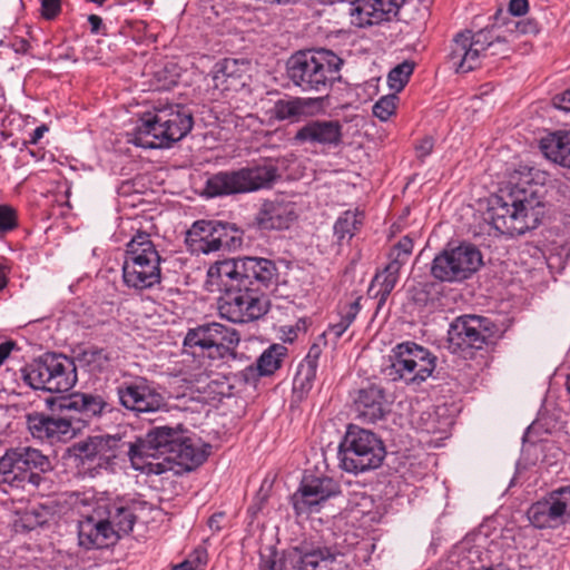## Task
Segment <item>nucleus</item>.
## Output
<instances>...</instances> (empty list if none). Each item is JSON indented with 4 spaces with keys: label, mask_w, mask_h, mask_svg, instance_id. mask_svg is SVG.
I'll return each instance as SVG.
<instances>
[{
    "label": "nucleus",
    "mask_w": 570,
    "mask_h": 570,
    "mask_svg": "<svg viewBox=\"0 0 570 570\" xmlns=\"http://www.w3.org/2000/svg\"><path fill=\"white\" fill-rule=\"evenodd\" d=\"M543 215L544 204L532 188L514 187L491 200L484 219L501 235L513 237L537 228Z\"/></svg>",
    "instance_id": "nucleus-2"
},
{
    "label": "nucleus",
    "mask_w": 570,
    "mask_h": 570,
    "mask_svg": "<svg viewBox=\"0 0 570 570\" xmlns=\"http://www.w3.org/2000/svg\"><path fill=\"white\" fill-rule=\"evenodd\" d=\"M49 515H51V510L48 507L43 504L33 507L24 515L26 527L30 529L42 527L48 522Z\"/></svg>",
    "instance_id": "nucleus-47"
},
{
    "label": "nucleus",
    "mask_w": 570,
    "mask_h": 570,
    "mask_svg": "<svg viewBox=\"0 0 570 570\" xmlns=\"http://www.w3.org/2000/svg\"><path fill=\"white\" fill-rule=\"evenodd\" d=\"M51 469L49 458L31 446L9 449L0 458V474L3 482L16 488H24L26 484L39 488L45 480L42 474Z\"/></svg>",
    "instance_id": "nucleus-8"
},
{
    "label": "nucleus",
    "mask_w": 570,
    "mask_h": 570,
    "mask_svg": "<svg viewBox=\"0 0 570 570\" xmlns=\"http://www.w3.org/2000/svg\"><path fill=\"white\" fill-rule=\"evenodd\" d=\"M129 445H131L130 442H126L119 435L105 434L89 436L76 443L72 449L75 456L82 464L88 463L95 468L107 469L121 453L128 455Z\"/></svg>",
    "instance_id": "nucleus-20"
},
{
    "label": "nucleus",
    "mask_w": 570,
    "mask_h": 570,
    "mask_svg": "<svg viewBox=\"0 0 570 570\" xmlns=\"http://www.w3.org/2000/svg\"><path fill=\"white\" fill-rule=\"evenodd\" d=\"M404 0H354L351 14L360 27L380 24L396 16Z\"/></svg>",
    "instance_id": "nucleus-24"
},
{
    "label": "nucleus",
    "mask_w": 570,
    "mask_h": 570,
    "mask_svg": "<svg viewBox=\"0 0 570 570\" xmlns=\"http://www.w3.org/2000/svg\"><path fill=\"white\" fill-rule=\"evenodd\" d=\"M438 284L433 282H420L409 289L410 299L419 306H428L434 301Z\"/></svg>",
    "instance_id": "nucleus-42"
},
{
    "label": "nucleus",
    "mask_w": 570,
    "mask_h": 570,
    "mask_svg": "<svg viewBox=\"0 0 570 570\" xmlns=\"http://www.w3.org/2000/svg\"><path fill=\"white\" fill-rule=\"evenodd\" d=\"M28 430L35 439L58 441L62 436L69 435L72 424L68 416L56 417L39 412L28 413L26 415Z\"/></svg>",
    "instance_id": "nucleus-28"
},
{
    "label": "nucleus",
    "mask_w": 570,
    "mask_h": 570,
    "mask_svg": "<svg viewBox=\"0 0 570 570\" xmlns=\"http://www.w3.org/2000/svg\"><path fill=\"white\" fill-rule=\"evenodd\" d=\"M530 523L539 529H559L566 525L551 493L548 492L540 500L533 502L527 511Z\"/></svg>",
    "instance_id": "nucleus-30"
},
{
    "label": "nucleus",
    "mask_w": 570,
    "mask_h": 570,
    "mask_svg": "<svg viewBox=\"0 0 570 570\" xmlns=\"http://www.w3.org/2000/svg\"><path fill=\"white\" fill-rule=\"evenodd\" d=\"M116 395L119 404L136 417L169 410L165 395L145 376L125 374L116 386Z\"/></svg>",
    "instance_id": "nucleus-12"
},
{
    "label": "nucleus",
    "mask_w": 570,
    "mask_h": 570,
    "mask_svg": "<svg viewBox=\"0 0 570 570\" xmlns=\"http://www.w3.org/2000/svg\"><path fill=\"white\" fill-rule=\"evenodd\" d=\"M541 30L539 22L533 18L510 20L507 22V32L510 36L538 35Z\"/></svg>",
    "instance_id": "nucleus-44"
},
{
    "label": "nucleus",
    "mask_w": 570,
    "mask_h": 570,
    "mask_svg": "<svg viewBox=\"0 0 570 570\" xmlns=\"http://www.w3.org/2000/svg\"><path fill=\"white\" fill-rule=\"evenodd\" d=\"M237 229L228 223L218 220H197L186 234V244L191 253L209 254L223 248H230L240 238L234 234Z\"/></svg>",
    "instance_id": "nucleus-16"
},
{
    "label": "nucleus",
    "mask_w": 570,
    "mask_h": 570,
    "mask_svg": "<svg viewBox=\"0 0 570 570\" xmlns=\"http://www.w3.org/2000/svg\"><path fill=\"white\" fill-rule=\"evenodd\" d=\"M48 131V127L46 125H41L37 127L30 135L27 140L28 144L37 145L39 140L43 137L45 132Z\"/></svg>",
    "instance_id": "nucleus-57"
},
{
    "label": "nucleus",
    "mask_w": 570,
    "mask_h": 570,
    "mask_svg": "<svg viewBox=\"0 0 570 570\" xmlns=\"http://www.w3.org/2000/svg\"><path fill=\"white\" fill-rule=\"evenodd\" d=\"M434 147V141L431 137L423 138L415 147L417 157L423 160L426 156H429Z\"/></svg>",
    "instance_id": "nucleus-51"
},
{
    "label": "nucleus",
    "mask_w": 570,
    "mask_h": 570,
    "mask_svg": "<svg viewBox=\"0 0 570 570\" xmlns=\"http://www.w3.org/2000/svg\"><path fill=\"white\" fill-rule=\"evenodd\" d=\"M196 560L199 563H205L206 562V553L204 551H196Z\"/></svg>",
    "instance_id": "nucleus-63"
},
{
    "label": "nucleus",
    "mask_w": 570,
    "mask_h": 570,
    "mask_svg": "<svg viewBox=\"0 0 570 570\" xmlns=\"http://www.w3.org/2000/svg\"><path fill=\"white\" fill-rule=\"evenodd\" d=\"M78 541L86 550L104 549L117 542V534L114 528L105 522L101 508L97 507L94 514L78 522Z\"/></svg>",
    "instance_id": "nucleus-22"
},
{
    "label": "nucleus",
    "mask_w": 570,
    "mask_h": 570,
    "mask_svg": "<svg viewBox=\"0 0 570 570\" xmlns=\"http://www.w3.org/2000/svg\"><path fill=\"white\" fill-rule=\"evenodd\" d=\"M341 494L340 483L327 475L304 474L298 489L291 495V503L297 517L320 512L330 499Z\"/></svg>",
    "instance_id": "nucleus-15"
},
{
    "label": "nucleus",
    "mask_w": 570,
    "mask_h": 570,
    "mask_svg": "<svg viewBox=\"0 0 570 570\" xmlns=\"http://www.w3.org/2000/svg\"><path fill=\"white\" fill-rule=\"evenodd\" d=\"M386 455L382 439L374 432L350 424L338 446L342 470L348 473H363L381 466Z\"/></svg>",
    "instance_id": "nucleus-7"
},
{
    "label": "nucleus",
    "mask_w": 570,
    "mask_h": 570,
    "mask_svg": "<svg viewBox=\"0 0 570 570\" xmlns=\"http://www.w3.org/2000/svg\"><path fill=\"white\" fill-rule=\"evenodd\" d=\"M566 524L570 522V484L550 491Z\"/></svg>",
    "instance_id": "nucleus-45"
},
{
    "label": "nucleus",
    "mask_w": 570,
    "mask_h": 570,
    "mask_svg": "<svg viewBox=\"0 0 570 570\" xmlns=\"http://www.w3.org/2000/svg\"><path fill=\"white\" fill-rule=\"evenodd\" d=\"M224 519V513H215L208 520V527L212 530L219 531L222 529L220 521Z\"/></svg>",
    "instance_id": "nucleus-58"
},
{
    "label": "nucleus",
    "mask_w": 570,
    "mask_h": 570,
    "mask_svg": "<svg viewBox=\"0 0 570 570\" xmlns=\"http://www.w3.org/2000/svg\"><path fill=\"white\" fill-rule=\"evenodd\" d=\"M494 335L493 323L483 316L456 317L449 327L448 341L453 352L481 350Z\"/></svg>",
    "instance_id": "nucleus-17"
},
{
    "label": "nucleus",
    "mask_w": 570,
    "mask_h": 570,
    "mask_svg": "<svg viewBox=\"0 0 570 570\" xmlns=\"http://www.w3.org/2000/svg\"><path fill=\"white\" fill-rule=\"evenodd\" d=\"M543 155L553 163L570 169V131H556L540 141Z\"/></svg>",
    "instance_id": "nucleus-33"
},
{
    "label": "nucleus",
    "mask_w": 570,
    "mask_h": 570,
    "mask_svg": "<svg viewBox=\"0 0 570 570\" xmlns=\"http://www.w3.org/2000/svg\"><path fill=\"white\" fill-rule=\"evenodd\" d=\"M414 65L410 61H403L402 63L394 67L387 76V82L391 89L401 91L409 82L411 75L413 73Z\"/></svg>",
    "instance_id": "nucleus-43"
},
{
    "label": "nucleus",
    "mask_w": 570,
    "mask_h": 570,
    "mask_svg": "<svg viewBox=\"0 0 570 570\" xmlns=\"http://www.w3.org/2000/svg\"><path fill=\"white\" fill-rule=\"evenodd\" d=\"M18 227V215L13 207L0 205V236H3Z\"/></svg>",
    "instance_id": "nucleus-48"
},
{
    "label": "nucleus",
    "mask_w": 570,
    "mask_h": 570,
    "mask_svg": "<svg viewBox=\"0 0 570 570\" xmlns=\"http://www.w3.org/2000/svg\"><path fill=\"white\" fill-rule=\"evenodd\" d=\"M121 269L124 285L135 291L149 289L161 282V269L138 271L134 265L132 268Z\"/></svg>",
    "instance_id": "nucleus-34"
},
{
    "label": "nucleus",
    "mask_w": 570,
    "mask_h": 570,
    "mask_svg": "<svg viewBox=\"0 0 570 570\" xmlns=\"http://www.w3.org/2000/svg\"><path fill=\"white\" fill-rule=\"evenodd\" d=\"M171 570H197V569L194 566L193 561L186 560V561L181 562L180 564L175 566Z\"/></svg>",
    "instance_id": "nucleus-60"
},
{
    "label": "nucleus",
    "mask_w": 570,
    "mask_h": 570,
    "mask_svg": "<svg viewBox=\"0 0 570 570\" xmlns=\"http://www.w3.org/2000/svg\"><path fill=\"white\" fill-rule=\"evenodd\" d=\"M47 403L51 410L58 409L62 413H68L70 423L77 421L85 425L112 411L105 394L99 392H75L57 400L47 399Z\"/></svg>",
    "instance_id": "nucleus-18"
},
{
    "label": "nucleus",
    "mask_w": 570,
    "mask_h": 570,
    "mask_svg": "<svg viewBox=\"0 0 570 570\" xmlns=\"http://www.w3.org/2000/svg\"><path fill=\"white\" fill-rule=\"evenodd\" d=\"M287 348L282 344H273L257 358L256 365L261 375H271L277 371L286 355Z\"/></svg>",
    "instance_id": "nucleus-38"
},
{
    "label": "nucleus",
    "mask_w": 570,
    "mask_h": 570,
    "mask_svg": "<svg viewBox=\"0 0 570 570\" xmlns=\"http://www.w3.org/2000/svg\"><path fill=\"white\" fill-rule=\"evenodd\" d=\"M114 353L107 347L89 345L73 351L69 357L62 353L47 352L19 370V380L32 390L65 393L78 382L77 368L97 375L112 367Z\"/></svg>",
    "instance_id": "nucleus-1"
},
{
    "label": "nucleus",
    "mask_w": 570,
    "mask_h": 570,
    "mask_svg": "<svg viewBox=\"0 0 570 570\" xmlns=\"http://www.w3.org/2000/svg\"><path fill=\"white\" fill-rule=\"evenodd\" d=\"M88 22L91 27V32L98 33L100 30V27L102 26V19L97 14H90L88 17Z\"/></svg>",
    "instance_id": "nucleus-59"
},
{
    "label": "nucleus",
    "mask_w": 570,
    "mask_h": 570,
    "mask_svg": "<svg viewBox=\"0 0 570 570\" xmlns=\"http://www.w3.org/2000/svg\"><path fill=\"white\" fill-rule=\"evenodd\" d=\"M132 265L138 271L160 269V255L145 232L137 233L127 244L122 267L132 268Z\"/></svg>",
    "instance_id": "nucleus-25"
},
{
    "label": "nucleus",
    "mask_w": 570,
    "mask_h": 570,
    "mask_svg": "<svg viewBox=\"0 0 570 570\" xmlns=\"http://www.w3.org/2000/svg\"><path fill=\"white\" fill-rule=\"evenodd\" d=\"M399 277L400 272L394 269L392 271L387 265L382 272L375 275L368 288V293L379 299V306L386 302L387 297L394 289Z\"/></svg>",
    "instance_id": "nucleus-35"
},
{
    "label": "nucleus",
    "mask_w": 570,
    "mask_h": 570,
    "mask_svg": "<svg viewBox=\"0 0 570 570\" xmlns=\"http://www.w3.org/2000/svg\"><path fill=\"white\" fill-rule=\"evenodd\" d=\"M248 63L243 60L226 58L216 65L213 81L217 89L237 90L245 86Z\"/></svg>",
    "instance_id": "nucleus-31"
},
{
    "label": "nucleus",
    "mask_w": 570,
    "mask_h": 570,
    "mask_svg": "<svg viewBox=\"0 0 570 570\" xmlns=\"http://www.w3.org/2000/svg\"><path fill=\"white\" fill-rule=\"evenodd\" d=\"M184 429L181 424L175 428L161 425L155 426L148 431L145 439H138L136 442H130L128 446V456L135 470L145 473L160 474L166 469L161 463L148 462V458H156L164 455L167 460L175 444L180 440Z\"/></svg>",
    "instance_id": "nucleus-10"
},
{
    "label": "nucleus",
    "mask_w": 570,
    "mask_h": 570,
    "mask_svg": "<svg viewBox=\"0 0 570 570\" xmlns=\"http://www.w3.org/2000/svg\"><path fill=\"white\" fill-rule=\"evenodd\" d=\"M167 461H173L185 471H191L203 464L208 456L209 444H202L184 430L180 440L175 444Z\"/></svg>",
    "instance_id": "nucleus-29"
},
{
    "label": "nucleus",
    "mask_w": 570,
    "mask_h": 570,
    "mask_svg": "<svg viewBox=\"0 0 570 570\" xmlns=\"http://www.w3.org/2000/svg\"><path fill=\"white\" fill-rule=\"evenodd\" d=\"M207 275L210 282H214L215 276H229L265 292L277 284L278 268L268 258L245 256L218 261L209 267Z\"/></svg>",
    "instance_id": "nucleus-9"
},
{
    "label": "nucleus",
    "mask_w": 570,
    "mask_h": 570,
    "mask_svg": "<svg viewBox=\"0 0 570 570\" xmlns=\"http://www.w3.org/2000/svg\"><path fill=\"white\" fill-rule=\"evenodd\" d=\"M354 404L358 417L366 423L382 420L390 411L385 391L376 384H368L366 387L360 389Z\"/></svg>",
    "instance_id": "nucleus-27"
},
{
    "label": "nucleus",
    "mask_w": 570,
    "mask_h": 570,
    "mask_svg": "<svg viewBox=\"0 0 570 570\" xmlns=\"http://www.w3.org/2000/svg\"><path fill=\"white\" fill-rule=\"evenodd\" d=\"M296 205L283 199L264 200L254 223L261 230L287 229L296 220Z\"/></svg>",
    "instance_id": "nucleus-23"
},
{
    "label": "nucleus",
    "mask_w": 570,
    "mask_h": 570,
    "mask_svg": "<svg viewBox=\"0 0 570 570\" xmlns=\"http://www.w3.org/2000/svg\"><path fill=\"white\" fill-rule=\"evenodd\" d=\"M322 355V347L318 344H313L307 355L304 357V360L301 363L313 365L314 367H318V361Z\"/></svg>",
    "instance_id": "nucleus-52"
},
{
    "label": "nucleus",
    "mask_w": 570,
    "mask_h": 570,
    "mask_svg": "<svg viewBox=\"0 0 570 570\" xmlns=\"http://www.w3.org/2000/svg\"><path fill=\"white\" fill-rule=\"evenodd\" d=\"M507 38L497 32V28L485 27L476 32H459L451 45L450 58L458 70L469 72L480 66L481 57L494 42H505Z\"/></svg>",
    "instance_id": "nucleus-13"
},
{
    "label": "nucleus",
    "mask_w": 570,
    "mask_h": 570,
    "mask_svg": "<svg viewBox=\"0 0 570 570\" xmlns=\"http://www.w3.org/2000/svg\"><path fill=\"white\" fill-rule=\"evenodd\" d=\"M344 61L328 49L298 51L286 63L289 80L303 91L326 92L341 78Z\"/></svg>",
    "instance_id": "nucleus-4"
},
{
    "label": "nucleus",
    "mask_w": 570,
    "mask_h": 570,
    "mask_svg": "<svg viewBox=\"0 0 570 570\" xmlns=\"http://www.w3.org/2000/svg\"><path fill=\"white\" fill-rule=\"evenodd\" d=\"M529 3L528 0H510L509 11L513 16H522L528 11Z\"/></svg>",
    "instance_id": "nucleus-53"
},
{
    "label": "nucleus",
    "mask_w": 570,
    "mask_h": 570,
    "mask_svg": "<svg viewBox=\"0 0 570 570\" xmlns=\"http://www.w3.org/2000/svg\"><path fill=\"white\" fill-rule=\"evenodd\" d=\"M413 250V240L410 236H403L389 253V264L393 271H401V268L409 262Z\"/></svg>",
    "instance_id": "nucleus-40"
},
{
    "label": "nucleus",
    "mask_w": 570,
    "mask_h": 570,
    "mask_svg": "<svg viewBox=\"0 0 570 570\" xmlns=\"http://www.w3.org/2000/svg\"><path fill=\"white\" fill-rule=\"evenodd\" d=\"M277 178V168L273 165L222 170L207 177L203 195L207 198H217L254 193L271 188Z\"/></svg>",
    "instance_id": "nucleus-6"
},
{
    "label": "nucleus",
    "mask_w": 570,
    "mask_h": 570,
    "mask_svg": "<svg viewBox=\"0 0 570 570\" xmlns=\"http://www.w3.org/2000/svg\"><path fill=\"white\" fill-rule=\"evenodd\" d=\"M16 348L13 341H6L0 344V366L10 356L11 352Z\"/></svg>",
    "instance_id": "nucleus-56"
},
{
    "label": "nucleus",
    "mask_w": 570,
    "mask_h": 570,
    "mask_svg": "<svg viewBox=\"0 0 570 570\" xmlns=\"http://www.w3.org/2000/svg\"><path fill=\"white\" fill-rule=\"evenodd\" d=\"M554 105L560 109L570 110V88L554 97Z\"/></svg>",
    "instance_id": "nucleus-55"
},
{
    "label": "nucleus",
    "mask_w": 570,
    "mask_h": 570,
    "mask_svg": "<svg viewBox=\"0 0 570 570\" xmlns=\"http://www.w3.org/2000/svg\"><path fill=\"white\" fill-rule=\"evenodd\" d=\"M481 264L479 249L463 244L436 255L432 261L431 275L441 282H462L475 273Z\"/></svg>",
    "instance_id": "nucleus-14"
},
{
    "label": "nucleus",
    "mask_w": 570,
    "mask_h": 570,
    "mask_svg": "<svg viewBox=\"0 0 570 570\" xmlns=\"http://www.w3.org/2000/svg\"><path fill=\"white\" fill-rule=\"evenodd\" d=\"M222 292L218 311L222 317L232 323H248L263 317L271 306L266 292L246 286L229 276H215Z\"/></svg>",
    "instance_id": "nucleus-5"
},
{
    "label": "nucleus",
    "mask_w": 570,
    "mask_h": 570,
    "mask_svg": "<svg viewBox=\"0 0 570 570\" xmlns=\"http://www.w3.org/2000/svg\"><path fill=\"white\" fill-rule=\"evenodd\" d=\"M474 570H509L507 566L499 563L497 567H481Z\"/></svg>",
    "instance_id": "nucleus-61"
},
{
    "label": "nucleus",
    "mask_w": 570,
    "mask_h": 570,
    "mask_svg": "<svg viewBox=\"0 0 570 570\" xmlns=\"http://www.w3.org/2000/svg\"><path fill=\"white\" fill-rule=\"evenodd\" d=\"M396 100L395 95L381 97L373 106V115L383 121L387 120L395 111Z\"/></svg>",
    "instance_id": "nucleus-46"
},
{
    "label": "nucleus",
    "mask_w": 570,
    "mask_h": 570,
    "mask_svg": "<svg viewBox=\"0 0 570 570\" xmlns=\"http://www.w3.org/2000/svg\"><path fill=\"white\" fill-rule=\"evenodd\" d=\"M343 558L340 552L307 541L284 552V561L293 570H345Z\"/></svg>",
    "instance_id": "nucleus-19"
},
{
    "label": "nucleus",
    "mask_w": 570,
    "mask_h": 570,
    "mask_svg": "<svg viewBox=\"0 0 570 570\" xmlns=\"http://www.w3.org/2000/svg\"><path fill=\"white\" fill-rule=\"evenodd\" d=\"M98 508H101L104 520L108 527L114 528L117 541L121 535L132 531L137 518L130 507L121 502H105L100 503Z\"/></svg>",
    "instance_id": "nucleus-32"
},
{
    "label": "nucleus",
    "mask_w": 570,
    "mask_h": 570,
    "mask_svg": "<svg viewBox=\"0 0 570 570\" xmlns=\"http://www.w3.org/2000/svg\"><path fill=\"white\" fill-rule=\"evenodd\" d=\"M311 99L296 98L293 100H279L275 104L274 115L278 120H286L302 115L309 105Z\"/></svg>",
    "instance_id": "nucleus-41"
},
{
    "label": "nucleus",
    "mask_w": 570,
    "mask_h": 570,
    "mask_svg": "<svg viewBox=\"0 0 570 570\" xmlns=\"http://www.w3.org/2000/svg\"><path fill=\"white\" fill-rule=\"evenodd\" d=\"M238 342L239 336L235 330H229L219 323H206L187 332L184 346L200 351L216 350L220 355L228 345L238 344Z\"/></svg>",
    "instance_id": "nucleus-21"
},
{
    "label": "nucleus",
    "mask_w": 570,
    "mask_h": 570,
    "mask_svg": "<svg viewBox=\"0 0 570 570\" xmlns=\"http://www.w3.org/2000/svg\"><path fill=\"white\" fill-rule=\"evenodd\" d=\"M391 365L386 368L392 380H403L407 384H420L430 377L436 366V356L428 348L406 341L392 350Z\"/></svg>",
    "instance_id": "nucleus-11"
},
{
    "label": "nucleus",
    "mask_w": 570,
    "mask_h": 570,
    "mask_svg": "<svg viewBox=\"0 0 570 570\" xmlns=\"http://www.w3.org/2000/svg\"><path fill=\"white\" fill-rule=\"evenodd\" d=\"M41 16L47 20H53L61 11V0H39Z\"/></svg>",
    "instance_id": "nucleus-50"
},
{
    "label": "nucleus",
    "mask_w": 570,
    "mask_h": 570,
    "mask_svg": "<svg viewBox=\"0 0 570 570\" xmlns=\"http://www.w3.org/2000/svg\"><path fill=\"white\" fill-rule=\"evenodd\" d=\"M342 125L337 120H309L295 134L298 144L337 147L342 142Z\"/></svg>",
    "instance_id": "nucleus-26"
},
{
    "label": "nucleus",
    "mask_w": 570,
    "mask_h": 570,
    "mask_svg": "<svg viewBox=\"0 0 570 570\" xmlns=\"http://www.w3.org/2000/svg\"><path fill=\"white\" fill-rule=\"evenodd\" d=\"M27 46H28V42H27L26 40H21V41H20V49L26 50V47H27ZM17 50H19V48H18Z\"/></svg>",
    "instance_id": "nucleus-64"
},
{
    "label": "nucleus",
    "mask_w": 570,
    "mask_h": 570,
    "mask_svg": "<svg viewBox=\"0 0 570 570\" xmlns=\"http://www.w3.org/2000/svg\"><path fill=\"white\" fill-rule=\"evenodd\" d=\"M363 225V213L358 210L344 212L334 224V235L340 243L348 242Z\"/></svg>",
    "instance_id": "nucleus-36"
},
{
    "label": "nucleus",
    "mask_w": 570,
    "mask_h": 570,
    "mask_svg": "<svg viewBox=\"0 0 570 570\" xmlns=\"http://www.w3.org/2000/svg\"><path fill=\"white\" fill-rule=\"evenodd\" d=\"M361 298L362 297L358 296L354 301L345 303L340 307L341 320L330 325L325 335L333 336V338L337 341L347 331L361 311Z\"/></svg>",
    "instance_id": "nucleus-37"
},
{
    "label": "nucleus",
    "mask_w": 570,
    "mask_h": 570,
    "mask_svg": "<svg viewBox=\"0 0 570 570\" xmlns=\"http://www.w3.org/2000/svg\"><path fill=\"white\" fill-rule=\"evenodd\" d=\"M240 376L245 383H254L258 376H262L258 373V368L256 364H252L247 366L244 371L240 372Z\"/></svg>",
    "instance_id": "nucleus-54"
},
{
    "label": "nucleus",
    "mask_w": 570,
    "mask_h": 570,
    "mask_svg": "<svg viewBox=\"0 0 570 570\" xmlns=\"http://www.w3.org/2000/svg\"><path fill=\"white\" fill-rule=\"evenodd\" d=\"M259 570H281L277 553L272 548L267 549V552H261Z\"/></svg>",
    "instance_id": "nucleus-49"
},
{
    "label": "nucleus",
    "mask_w": 570,
    "mask_h": 570,
    "mask_svg": "<svg viewBox=\"0 0 570 570\" xmlns=\"http://www.w3.org/2000/svg\"><path fill=\"white\" fill-rule=\"evenodd\" d=\"M317 367L299 363L293 380V392L299 399L305 397L314 386Z\"/></svg>",
    "instance_id": "nucleus-39"
},
{
    "label": "nucleus",
    "mask_w": 570,
    "mask_h": 570,
    "mask_svg": "<svg viewBox=\"0 0 570 570\" xmlns=\"http://www.w3.org/2000/svg\"><path fill=\"white\" fill-rule=\"evenodd\" d=\"M8 279L4 272L0 268V291L7 286Z\"/></svg>",
    "instance_id": "nucleus-62"
},
{
    "label": "nucleus",
    "mask_w": 570,
    "mask_h": 570,
    "mask_svg": "<svg viewBox=\"0 0 570 570\" xmlns=\"http://www.w3.org/2000/svg\"><path fill=\"white\" fill-rule=\"evenodd\" d=\"M194 126L193 112L180 104H166L146 112L130 135L135 146L157 149L170 148L185 138Z\"/></svg>",
    "instance_id": "nucleus-3"
}]
</instances>
